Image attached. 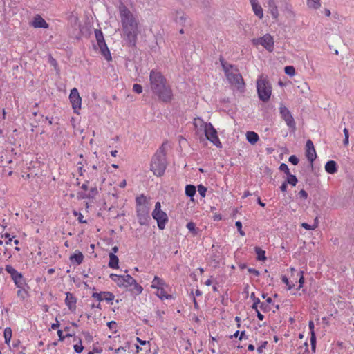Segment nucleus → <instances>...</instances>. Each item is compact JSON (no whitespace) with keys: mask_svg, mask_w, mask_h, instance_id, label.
<instances>
[{"mask_svg":"<svg viewBox=\"0 0 354 354\" xmlns=\"http://www.w3.org/2000/svg\"><path fill=\"white\" fill-rule=\"evenodd\" d=\"M248 271L250 273L254 274L255 276H259V272L257 270L254 269V268H248Z\"/></svg>","mask_w":354,"mask_h":354,"instance_id":"obj_58","label":"nucleus"},{"mask_svg":"<svg viewBox=\"0 0 354 354\" xmlns=\"http://www.w3.org/2000/svg\"><path fill=\"white\" fill-rule=\"evenodd\" d=\"M75 215H78L77 220L80 223H86V221L84 220L83 215L81 213L77 214L76 212H74Z\"/></svg>","mask_w":354,"mask_h":354,"instance_id":"obj_52","label":"nucleus"},{"mask_svg":"<svg viewBox=\"0 0 354 354\" xmlns=\"http://www.w3.org/2000/svg\"><path fill=\"white\" fill-rule=\"evenodd\" d=\"M136 202L137 207H149L147 200L143 194L136 197Z\"/></svg>","mask_w":354,"mask_h":354,"instance_id":"obj_29","label":"nucleus"},{"mask_svg":"<svg viewBox=\"0 0 354 354\" xmlns=\"http://www.w3.org/2000/svg\"><path fill=\"white\" fill-rule=\"evenodd\" d=\"M257 88L259 98L264 102H268L272 94V86L269 81L263 75H261L257 81Z\"/></svg>","mask_w":354,"mask_h":354,"instance_id":"obj_5","label":"nucleus"},{"mask_svg":"<svg viewBox=\"0 0 354 354\" xmlns=\"http://www.w3.org/2000/svg\"><path fill=\"white\" fill-rule=\"evenodd\" d=\"M84 259V255L82 253L78 250H76L75 252L70 257V260L72 263H75L77 265H80Z\"/></svg>","mask_w":354,"mask_h":354,"instance_id":"obj_20","label":"nucleus"},{"mask_svg":"<svg viewBox=\"0 0 354 354\" xmlns=\"http://www.w3.org/2000/svg\"><path fill=\"white\" fill-rule=\"evenodd\" d=\"M221 62L225 76L230 84L235 85L238 88L243 87L244 85L243 79L239 69L221 59Z\"/></svg>","mask_w":354,"mask_h":354,"instance_id":"obj_4","label":"nucleus"},{"mask_svg":"<svg viewBox=\"0 0 354 354\" xmlns=\"http://www.w3.org/2000/svg\"><path fill=\"white\" fill-rule=\"evenodd\" d=\"M82 191L77 193L78 198H93L97 194V187L91 184L89 181H86L81 186Z\"/></svg>","mask_w":354,"mask_h":354,"instance_id":"obj_7","label":"nucleus"},{"mask_svg":"<svg viewBox=\"0 0 354 354\" xmlns=\"http://www.w3.org/2000/svg\"><path fill=\"white\" fill-rule=\"evenodd\" d=\"M161 205L160 202H156L155 208L152 212L153 219L156 220L158 227L160 230L165 227L166 223L168 222V216L167 214L160 209Z\"/></svg>","mask_w":354,"mask_h":354,"instance_id":"obj_6","label":"nucleus"},{"mask_svg":"<svg viewBox=\"0 0 354 354\" xmlns=\"http://www.w3.org/2000/svg\"><path fill=\"white\" fill-rule=\"evenodd\" d=\"M255 252L259 261H265L266 259V252L259 247L255 248Z\"/></svg>","mask_w":354,"mask_h":354,"instance_id":"obj_32","label":"nucleus"},{"mask_svg":"<svg viewBox=\"0 0 354 354\" xmlns=\"http://www.w3.org/2000/svg\"><path fill=\"white\" fill-rule=\"evenodd\" d=\"M252 10L254 14L259 18L262 19L263 17V12L261 5L257 2V0H250Z\"/></svg>","mask_w":354,"mask_h":354,"instance_id":"obj_19","label":"nucleus"},{"mask_svg":"<svg viewBox=\"0 0 354 354\" xmlns=\"http://www.w3.org/2000/svg\"><path fill=\"white\" fill-rule=\"evenodd\" d=\"M306 157L310 162H313V160L317 157L316 151H315L313 142L310 140H308L306 142Z\"/></svg>","mask_w":354,"mask_h":354,"instance_id":"obj_16","label":"nucleus"},{"mask_svg":"<svg viewBox=\"0 0 354 354\" xmlns=\"http://www.w3.org/2000/svg\"><path fill=\"white\" fill-rule=\"evenodd\" d=\"M57 335L59 336V340L63 341L65 339V336L63 335V332L62 330H57ZM66 337H71V335L67 334Z\"/></svg>","mask_w":354,"mask_h":354,"instance_id":"obj_51","label":"nucleus"},{"mask_svg":"<svg viewBox=\"0 0 354 354\" xmlns=\"http://www.w3.org/2000/svg\"><path fill=\"white\" fill-rule=\"evenodd\" d=\"M133 283H135V279L131 275H124V288L131 287Z\"/></svg>","mask_w":354,"mask_h":354,"instance_id":"obj_33","label":"nucleus"},{"mask_svg":"<svg viewBox=\"0 0 354 354\" xmlns=\"http://www.w3.org/2000/svg\"><path fill=\"white\" fill-rule=\"evenodd\" d=\"M59 326V322L56 319V322L51 325L52 329L55 330Z\"/></svg>","mask_w":354,"mask_h":354,"instance_id":"obj_61","label":"nucleus"},{"mask_svg":"<svg viewBox=\"0 0 354 354\" xmlns=\"http://www.w3.org/2000/svg\"><path fill=\"white\" fill-rule=\"evenodd\" d=\"M95 35L98 47L100 49V52H101L102 55L104 57V58L107 61H111L112 59L110 51L105 43L102 32L100 30H95Z\"/></svg>","mask_w":354,"mask_h":354,"instance_id":"obj_8","label":"nucleus"},{"mask_svg":"<svg viewBox=\"0 0 354 354\" xmlns=\"http://www.w3.org/2000/svg\"><path fill=\"white\" fill-rule=\"evenodd\" d=\"M168 286H163L157 289L156 295L161 299H169L171 298V295L167 293L165 288Z\"/></svg>","mask_w":354,"mask_h":354,"instance_id":"obj_27","label":"nucleus"},{"mask_svg":"<svg viewBox=\"0 0 354 354\" xmlns=\"http://www.w3.org/2000/svg\"><path fill=\"white\" fill-rule=\"evenodd\" d=\"M207 189L204 186L200 185L198 186V192L202 197H205Z\"/></svg>","mask_w":354,"mask_h":354,"instance_id":"obj_46","label":"nucleus"},{"mask_svg":"<svg viewBox=\"0 0 354 354\" xmlns=\"http://www.w3.org/2000/svg\"><path fill=\"white\" fill-rule=\"evenodd\" d=\"M77 298L71 292H66L65 304L71 312L76 309Z\"/></svg>","mask_w":354,"mask_h":354,"instance_id":"obj_17","label":"nucleus"},{"mask_svg":"<svg viewBox=\"0 0 354 354\" xmlns=\"http://www.w3.org/2000/svg\"><path fill=\"white\" fill-rule=\"evenodd\" d=\"M109 277L116 283L120 287H124V275H118L115 274H111Z\"/></svg>","mask_w":354,"mask_h":354,"instance_id":"obj_23","label":"nucleus"},{"mask_svg":"<svg viewBox=\"0 0 354 354\" xmlns=\"http://www.w3.org/2000/svg\"><path fill=\"white\" fill-rule=\"evenodd\" d=\"M136 212H137V216H138L139 223L141 225H147L148 221L150 219V217L149 215V207H137Z\"/></svg>","mask_w":354,"mask_h":354,"instance_id":"obj_14","label":"nucleus"},{"mask_svg":"<svg viewBox=\"0 0 354 354\" xmlns=\"http://www.w3.org/2000/svg\"><path fill=\"white\" fill-rule=\"evenodd\" d=\"M149 87L158 98L165 103L173 98V91L170 84L161 72L151 70L149 73Z\"/></svg>","mask_w":354,"mask_h":354,"instance_id":"obj_1","label":"nucleus"},{"mask_svg":"<svg viewBox=\"0 0 354 354\" xmlns=\"http://www.w3.org/2000/svg\"><path fill=\"white\" fill-rule=\"evenodd\" d=\"M205 135L207 140L212 142L217 147H221L222 145L217 135V131L211 123H208L204 130Z\"/></svg>","mask_w":354,"mask_h":354,"instance_id":"obj_9","label":"nucleus"},{"mask_svg":"<svg viewBox=\"0 0 354 354\" xmlns=\"http://www.w3.org/2000/svg\"><path fill=\"white\" fill-rule=\"evenodd\" d=\"M260 304L259 299V298H254V303H253L252 306V309H254L255 310H258V304Z\"/></svg>","mask_w":354,"mask_h":354,"instance_id":"obj_53","label":"nucleus"},{"mask_svg":"<svg viewBox=\"0 0 354 354\" xmlns=\"http://www.w3.org/2000/svg\"><path fill=\"white\" fill-rule=\"evenodd\" d=\"M285 73L290 76H292L295 73V68L292 66H287L284 68Z\"/></svg>","mask_w":354,"mask_h":354,"instance_id":"obj_42","label":"nucleus"},{"mask_svg":"<svg viewBox=\"0 0 354 354\" xmlns=\"http://www.w3.org/2000/svg\"><path fill=\"white\" fill-rule=\"evenodd\" d=\"M317 225H318V223H317V218H315V224H314V225H309V224H308V223H303L301 224V226H302L304 229H306V230H308L315 229V228L317 227Z\"/></svg>","mask_w":354,"mask_h":354,"instance_id":"obj_40","label":"nucleus"},{"mask_svg":"<svg viewBox=\"0 0 354 354\" xmlns=\"http://www.w3.org/2000/svg\"><path fill=\"white\" fill-rule=\"evenodd\" d=\"M79 343H80V344H75L74 346V350L77 353H80L84 349V347L82 345V341L80 339Z\"/></svg>","mask_w":354,"mask_h":354,"instance_id":"obj_48","label":"nucleus"},{"mask_svg":"<svg viewBox=\"0 0 354 354\" xmlns=\"http://www.w3.org/2000/svg\"><path fill=\"white\" fill-rule=\"evenodd\" d=\"M268 6H269V8L270 10L271 15L274 18H277L278 16V10H277L278 3H274V5H268Z\"/></svg>","mask_w":354,"mask_h":354,"instance_id":"obj_38","label":"nucleus"},{"mask_svg":"<svg viewBox=\"0 0 354 354\" xmlns=\"http://www.w3.org/2000/svg\"><path fill=\"white\" fill-rule=\"evenodd\" d=\"M129 346H120L119 348L115 349L114 352L117 354H120L123 352H125L127 351V348H129Z\"/></svg>","mask_w":354,"mask_h":354,"instance_id":"obj_49","label":"nucleus"},{"mask_svg":"<svg viewBox=\"0 0 354 354\" xmlns=\"http://www.w3.org/2000/svg\"><path fill=\"white\" fill-rule=\"evenodd\" d=\"M257 313V317L259 320H263V318H264V316L258 310H256Z\"/></svg>","mask_w":354,"mask_h":354,"instance_id":"obj_63","label":"nucleus"},{"mask_svg":"<svg viewBox=\"0 0 354 354\" xmlns=\"http://www.w3.org/2000/svg\"><path fill=\"white\" fill-rule=\"evenodd\" d=\"M69 100L72 104L74 112L78 113V110L81 109L82 98L80 96L78 90L76 88L71 89L69 95Z\"/></svg>","mask_w":354,"mask_h":354,"instance_id":"obj_12","label":"nucleus"},{"mask_svg":"<svg viewBox=\"0 0 354 354\" xmlns=\"http://www.w3.org/2000/svg\"><path fill=\"white\" fill-rule=\"evenodd\" d=\"M310 344L313 350H315V345H316V337L315 333H311L310 334Z\"/></svg>","mask_w":354,"mask_h":354,"instance_id":"obj_43","label":"nucleus"},{"mask_svg":"<svg viewBox=\"0 0 354 354\" xmlns=\"http://www.w3.org/2000/svg\"><path fill=\"white\" fill-rule=\"evenodd\" d=\"M187 228L188 230L193 234V235H196L198 233L197 229L196 228V225L193 222H189L187 225Z\"/></svg>","mask_w":354,"mask_h":354,"instance_id":"obj_36","label":"nucleus"},{"mask_svg":"<svg viewBox=\"0 0 354 354\" xmlns=\"http://www.w3.org/2000/svg\"><path fill=\"white\" fill-rule=\"evenodd\" d=\"M280 189L282 192H286V189H287V183H283L281 187H280Z\"/></svg>","mask_w":354,"mask_h":354,"instance_id":"obj_62","label":"nucleus"},{"mask_svg":"<svg viewBox=\"0 0 354 354\" xmlns=\"http://www.w3.org/2000/svg\"><path fill=\"white\" fill-rule=\"evenodd\" d=\"M299 196L301 197V198H303L304 199L307 198L308 197V194L307 192L305 191V190H301L299 192Z\"/></svg>","mask_w":354,"mask_h":354,"instance_id":"obj_57","label":"nucleus"},{"mask_svg":"<svg viewBox=\"0 0 354 354\" xmlns=\"http://www.w3.org/2000/svg\"><path fill=\"white\" fill-rule=\"evenodd\" d=\"M247 140L252 145L255 144L259 140V136L254 131H248L246 133Z\"/></svg>","mask_w":354,"mask_h":354,"instance_id":"obj_28","label":"nucleus"},{"mask_svg":"<svg viewBox=\"0 0 354 354\" xmlns=\"http://www.w3.org/2000/svg\"><path fill=\"white\" fill-rule=\"evenodd\" d=\"M279 169L282 171H284L287 174V177H296L295 175L290 174L289 173V169L288 167V165L285 163H282L280 165Z\"/></svg>","mask_w":354,"mask_h":354,"instance_id":"obj_39","label":"nucleus"},{"mask_svg":"<svg viewBox=\"0 0 354 354\" xmlns=\"http://www.w3.org/2000/svg\"><path fill=\"white\" fill-rule=\"evenodd\" d=\"M19 289L17 292V295L21 299H25L28 297V292L22 287L19 288Z\"/></svg>","mask_w":354,"mask_h":354,"instance_id":"obj_35","label":"nucleus"},{"mask_svg":"<svg viewBox=\"0 0 354 354\" xmlns=\"http://www.w3.org/2000/svg\"><path fill=\"white\" fill-rule=\"evenodd\" d=\"M298 274L300 276L299 277V287H298V289H300L301 288L303 287V285L304 283V272L303 271H300Z\"/></svg>","mask_w":354,"mask_h":354,"instance_id":"obj_44","label":"nucleus"},{"mask_svg":"<svg viewBox=\"0 0 354 354\" xmlns=\"http://www.w3.org/2000/svg\"><path fill=\"white\" fill-rule=\"evenodd\" d=\"M6 271L10 274L12 279L17 288H22L25 284V279L21 273L16 270L12 266L7 265L5 268Z\"/></svg>","mask_w":354,"mask_h":354,"instance_id":"obj_11","label":"nucleus"},{"mask_svg":"<svg viewBox=\"0 0 354 354\" xmlns=\"http://www.w3.org/2000/svg\"><path fill=\"white\" fill-rule=\"evenodd\" d=\"M298 182V178H287V183L295 186Z\"/></svg>","mask_w":354,"mask_h":354,"instance_id":"obj_54","label":"nucleus"},{"mask_svg":"<svg viewBox=\"0 0 354 354\" xmlns=\"http://www.w3.org/2000/svg\"><path fill=\"white\" fill-rule=\"evenodd\" d=\"M92 297L99 301H106L110 302L115 299V295L111 292H94L93 293Z\"/></svg>","mask_w":354,"mask_h":354,"instance_id":"obj_15","label":"nucleus"},{"mask_svg":"<svg viewBox=\"0 0 354 354\" xmlns=\"http://www.w3.org/2000/svg\"><path fill=\"white\" fill-rule=\"evenodd\" d=\"M281 280L288 286V290H291L292 288H293L295 287V283H290L286 276H282Z\"/></svg>","mask_w":354,"mask_h":354,"instance_id":"obj_41","label":"nucleus"},{"mask_svg":"<svg viewBox=\"0 0 354 354\" xmlns=\"http://www.w3.org/2000/svg\"><path fill=\"white\" fill-rule=\"evenodd\" d=\"M185 194L189 197H193L196 194V187L192 185H187L185 187Z\"/></svg>","mask_w":354,"mask_h":354,"instance_id":"obj_31","label":"nucleus"},{"mask_svg":"<svg viewBox=\"0 0 354 354\" xmlns=\"http://www.w3.org/2000/svg\"><path fill=\"white\" fill-rule=\"evenodd\" d=\"M307 6L311 9H318L321 6V0H307Z\"/></svg>","mask_w":354,"mask_h":354,"instance_id":"obj_30","label":"nucleus"},{"mask_svg":"<svg viewBox=\"0 0 354 354\" xmlns=\"http://www.w3.org/2000/svg\"><path fill=\"white\" fill-rule=\"evenodd\" d=\"M171 151V146L168 141L162 142L153 156L151 161L150 169L153 175L157 177L162 176L168 165V158Z\"/></svg>","mask_w":354,"mask_h":354,"instance_id":"obj_3","label":"nucleus"},{"mask_svg":"<svg viewBox=\"0 0 354 354\" xmlns=\"http://www.w3.org/2000/svg\"><path fill=\"white\" fill-rule=\"evenodd\" d=\"M260 308L263 312L270 310V307L268 306V305L267 304H265V303H261Z\"/></svg>","mask_w":354,"mask_h":354,"instance_id":"obj_55","label":"nucleus"},{"mask_svg":"<svg viewBox=\"0 0 354 354\" xmlns=\"http://www.w3.org/2000/svg\"><path fill=\"white\" fill-rule=\"evenodd\" d=\"M163 286H168L167 284L165 282L163 279L158 277V276H155L153 280L152 281V284L151 287L153 289H158Z\"/></svg>","mask_w":354,"mask_h":354,"instance_id":"obj_21","label":"nucleus"},{"mask_svg":"<svg viewBox=\"0 0 354 354\" xmlns=\"http://www.w3.org/2000/svg\"><path fill=\"white\" fill-rule=\"evenodd\" d=\"M31 25L35 28H42L46 29L49 26L48 23L39 15H36L34 17Z\"/></svg>","mask_w":354,"mask_h":354,"instance_id":"obj_18","label":"nucleus"},{"mask_svg":"<svg viewBox=\"0 0 354 354\" xmlns=\"http://www.w3.org/2000/svg\"><path fill=\"white\" fill-rule=\"evenodd\" d=\"M107 326L111 330H113L116 328L117 324L114 321H111L107 323Z\"/></svg>","mask_w":354,"mask_h":354,"instance_id":"obj_56","label":"nucleus"},{"mask_svg":"<svg viewBox=\"0 0 354 354\" xmlns=\"http://www.w3.org/2000/svg\"><path fill=\"white\" fill-rule=\"evenodd\" d=\"M132 286L133 288L131 289V290L135 292L137 295L140 294L143 290L142 287L138 284L136 280Z\"/></svg>","mask_w":354,"mask_h":354,"instance_id":"obj_37","label":"nucleus"},{"mask_svg":"<svg viewBox=\"0 0 354 354\" xmlns=\"http://www.w3.org/2000/svg\"><path fill=\"white\" fill-rule=\"evenodd\" d=\"M3 335H4V338H5V343H6L7 344H9V343L10 342V339H11V337H12V330H11V328L10 327H7L4 330Z\"/></svg>","mask_w":354,"mask_h":354,"instance_id":"obj_34","label":"nucleus"},{"mask_svg":"<svg viewBox=\"0 0 354 354\" xmlns=\"http://www.w3.org/2000/svg\"><path fill=\"white\" fill-rule=\"evenodd\" d=\"M119 12L124 35L134 44L138 33V21L124 4L120 5Z\"/></svg>","mask_w":354,"mask_h":354,"instance_id":"obj_2","label":"nucleus"},{"mask_svg":"<svg viewBox=\"0 0 354 354\" xmlns=\"http://www.w3.org/2000/svg\"><path fill=\"white\" fill-rule=\"evenodd\" d=\"M308 326H309V329L310 330V333H315V331H314V327L315 326H314V323H313V321H310L309 322Z\"/></svg>","mask_w":354,"mask_h":354,"instance_id":"obj_59","label":"nucleus"},{"mask_svg":"<svg viewBox=\"0 0 354 354\" xmlns=\"http://www.w3.org/2000/svg\"><path fill=\"white\" fill-rule=\"evenodd\" d=\"M207 124L208 123L205 122L202 119L198 118H195L194 120V125L196 129L197 133H198L199 131L205 130Z\"/></svg>","mask_w":354,"mask_h":354,"instance_id":"obj_25","label":"nucleus"},{"mask_svg":"<svg viewBox=\"0 0 354 354\" xmlns=\"http://www.w3.org/2000/svg\"><path fill=\"white\" fill-rule=\"evenodd\" d=\"M186 15L183 11L180 10L176 12L174 20L176 23L183 25L186 21Z\"/></svg>","mask_w":354,"mask_h":354,"instance_id":"obj_26","label":"nucleus"},{"mask_svg":"<svg viewBox=\"0 0 354 354\" xmlns=\"http://www.w3.org/2000/svg\"><path fill=\"white\" fill-rule=\"evenodd\" d=\"M324 13L326 17H330L331 15V12L329 9L325 8L324 10Z\"/></svg>","mask_w":354,"mask_h":354,"instance_id":"obj_64","label":"nucleus"},{"mask_svg":"<svg viewBox=\"0 0 354 354\" xmlns=\"http://www.w3.org/2000/svg\"><path fill=\"white\" fill-rule=\"evenodd\" d=\"M119 259L118 257L113 253L109 254V266L111 268L116 269L119 268Z\"/></svg>","mask_w":354,"mask_h":354,"instance_id":"obj_22","label":"nucleus"},{"mask_svg":"<svg viewBox=\"0 0 354 354\" xmlns=\"http://www.w3.org/2000/svg\"><path fill=\"white\" fill-rule=\"evenodd\" d=\"M280 114L281 118L286 122L287 126L291 128L292 130H295V122L293 117L291 115L290 111L283 105H281L279 108Z\"/></svg>","mask_w":354,"mask_h":354,"instance_id":"obj_13","label":"nucleus"},{"mask_svg":"<svg viewBox=\"0 0 354 354\" xmlns=\"http://www.w3.org/2000/svg\"><path fill=\"white\" fill-rule=\"evenodd\" d=\"M289 161L294 165H296L299 162V159L297 156L292 155L289 157Z\"/></svg>","mask_w":354,"mask_h":354,"instance_id":"obj_50","label":"nucleus"},{"mask_svg":"<svg viewBox=\"0 0 354 354\" xmlns=\"http://www.w3.org/2000/svg\"><path fill=\"white\" fill-rule=\"evenodd\" d=\"M266 344L267 342H265L263 345L257 348V351L259 353H261L263 352V349L266 347Z\"/></svg>","mask_w":354,"mask_h":354,"instance_id":"obj_60","label":"nucleus"},{"mask_svg":"<svg viewBox=\"0 0 354 354\" xmlns=\"http://www.w3.org/2000/svg\"><path fill=\"white\" fill-rule=\"evenodd\" d=\"M235 225L237 227V230H238L239 234L242 236H244L245 234L244 231L242 230V223H241V221H236V223H235Z\"/></svg>","mask_w":354,"mask_h":354,"instance_id":"obj_47","label":"nucleus"},{"mask_svg":"<svg viewBox=\"0 0 354 354\" xmlns=\"http://www.w3.org/2000/svg\"><path fill=\"white\" fill-rule=\"evenodd\" d=\"M252 43L254 45L263 46L269 52L273 51L274 39L270 34H266L260 38L254 39Z\"/></svg>","mask_w":354,"mask_h":354,"instance_id":"obj_10","label":"nucleus"},{"mask_svg":"<svg viewBox=\"0 0 354 354\" xmlns=\"http://www.w3.org/2000/svg\"><path fill=\"white\" fill-rule=\"evenodd\" d=\"M326 171L330 174H334L337 171V163L334 160H329L325 165Z\"/></svg>","mask_w":354,"mask_h":354,"instance_id":"obj_24","label":"nucleus"},{"mask_svg":"<svg viewBox=\"0 0 354 354\" xmlns=\"http://www.w3.org/2000/svg\"><path fill=\"white\" fill-rule=\"evenodd\" d=\"M133 91L138 93V94H140L142 92V87L140 84H133Z\"/></svg>","mask_w":354,"mask_h":354,"instance_id":"obj_45","label":"nucleus"}]
</instances>
